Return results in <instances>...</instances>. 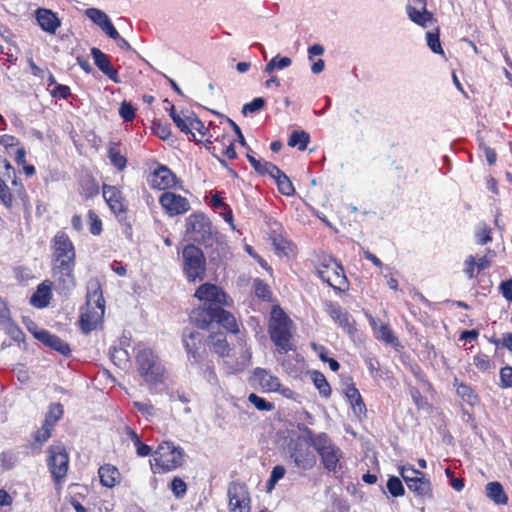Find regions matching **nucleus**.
I'll return each instance as SVG.
<instances>
[{
	"label": "nucleus",
	"instance_id": "obj_1",
	"mask_svg": "<svg viewBox=\"0 0 512 512\" xmlns=\"http://www.w3.org/2000/svg\"><path fill=\"white\" fill-rule=\"evenodd\" d=\"M51 273L57 289L68 292L76 286V249L64 231L51 239Z\"/></svg>",
	"mask_w": 512,
	"mask_h": 512
},
{
	"label": "nucleus",
	"instance_id": "obj_2",
	"mask_svg": "<svg viewBox=\"0 0 512 512\" xmlns=\"http://www.w3.org/2000/svg\"><path fill=\"white\" fill-rule=\"evenodd\" d=\"M105 313V300L101 284L97 279L88 283L86 304L79 317V327L85 334L95 330L103 321Z\"/></svg>",
	"mask_w": 512,
	"mask_h": 512
},
{
	"label": "nucleus",
	"instance_id": "obj_3",
	"mask_svg": "<svg viewBox=\"0 0 512 512\" xmlns=\"http://www.w3.org/2000/svg\"><path fill=\"white\" fill-rule=\"evenodd\" d=\"M190 322L202 330H208L212 323H217L228 332L237 334L239 327L234 315L221 307L200 305L189 314Z\"/></svg>",
	"mask_w": 512,
	"mask_h": 512
},
{
	"label": "nucleus",
	"instance_id": "obj_4",
	"mask_svg": "<svg viewBox=\"0 0 512 512\" xmlns=\"http://www.w3.org/2000/svg\"><path fill=\"white\" fill-rule=\"evenodd\" d=\"M292 320L282 309L273 310V315L269 323L268 332L271 341L275 344L280 354H286L296 349L293 343Z\"/></svg>",
	"mask_w": 512,
	"mask_h": 512
},
{
	"label": "nucleus",
	"instance_id": "obj_5",
	"mask_svg": "<svg viewBox=\"0 0 512 512\" xmlns=\"http://www.w3.org/2000/svg\"><path fill=\"white\" fill-rule=\"evenodd\" d=\"M184 450L172 441H162L153 452L154 464L151 470L154 474H164L180 468L184 463Z\"/></svg>",
	"mask_w": 512,
	"mask_h": 512
},
{
	"label": "nucleus",
	"instance_id": "obj_6",
	"mask_svg": "<svg viewBox=\"0 0 512 512\" xmlns=\"http://www.w3.org/2000/svg\"><path fill=\"white\" fill-rule=\"evenodd\" d=\"M315 267L318 276L334 290L345 292L349 289L343 266L332 256L319 254Z\"/></svg>",
	"mask_w": 512,
	"mask_h": 512
},
{
	"label": "nucleus",
	"instance_id": "obj_7",
	"mask_svg": "<svg viewBox=\"0 0 512 512\" xmlns=\"http://www.w3.org/2000/svg\"><path fill=\"white\" fill-rule=\"evenodd\" d=\"M46 463L56 489L62 490L70 464L69 453L63 443L57 442L48 447Z\"/></svg>",
	"mask_w": 512,
	"mask_h": 512
},
{
	"label": "nucleus",
	"instance_id": "obj_8",
	"mask_svg": "<svg viewBox=\"0 0 512 512\" xmlns=\"http://www.w3.org/2000/svg\"><path fill=\"white\" fill-rule=\"evenodd\" d=\"M135 360L137 371L146 383L157 384L163 381L165 369L151 348L139 349Z\"/></svg>",
	"mask_w": 512,
	"mask_h": 512
},
{
	"label": "nucleus",
	"instance_id": "obj_9",
	"mask_svg": "<svg viewBox=\"0 0 512 512\" xmlns=\"http://www.w3.org/2000/svg\"><path fill=\"white\" fill-rule=\"evenodd\" d=\"M182 270L188 282L202 281L206 274V258L195 244H187L182 249Z\"/></svg>",
	"mask_w": 512,
	"mask_h": 512
},
{
	"label": "nucleus",
	"instance_id": "obj_10",
	"mask_svg": "<svg viewBox=\"0 0 512 512\" xmlns=\"http://www.w3.org/2000/svg\"><path fill=\"white\" fill-rule=\"evenodd\" d=\"M4 166L7 170L8 177H10V172L14 175V179L12 180L13 189L11 190L6 183L0 179V202L9 210L14 206V202L28 207L30 198L24 185L17 180L15 170L7 159H4Z\"/></svg>",
	"mask_w": 512,
	"mask_h": 512
},
{
	"label": "nucleus",
	"instance_id": "obj_11",
	"mask_svg": "<svg viewBox=\"0 0 512 512\" xmlns=\"http://www.w3.org/2000/svg\"><path fill=\"white\" fill-rule=\"evenodd\" d=\"M185 124L187 129L183 128V130L180 131L185 134H190L192 139L199 143L205 142L206 148L212 153V155L215 158H217V160L222 166L226 167V161L220 158L215 153L216 145H213V142L211 141V138L213 137L212 127H205L204 123L193 112L188 111L187 115H185Z\"/></svg>",
	"mask_w": 512,
	"mask_h": 512
},
{
	"label": "nucleus",
	"instance_id": "obj_12",
	"mask_svg": "<svg viewBox=\"0 0 512 512\" xmlns=\"http://www.w3.org/2000/svg\"><path fill=\"white\" fill-rule=\"evenodd\" d=\"M314 449L318 453L321 463L326 471L336 472L337 468L341 469L343 452L333 443L328 434L324 432L318 434Z\"/></svg>",
	"mask_w": 512,
	"mask_h": 512
},
{
	"label": "nucleus",
	"instance_id": "obj_13",
	"mask_svg": "<svg viewBox=\"0 0 512 512\" xmlns=\"http://www.w3.org/2000/svg\"><path fill=\"white\" fill-rule=\"evenodd\" d=\"M186 233L190 239L198 244H211L213 236V225L210 219L201 212H194L186 219Z\"/></svg>",
	"mask_w": 512,
	"mask_h": 512
},
{
	"label": "nucleus",
	"instance_id": "obj_14",
	"mask_svg": "<svg viewBox=\"0 0 512 512\" xmlns=\"http://www.w3.org/2000/svg\"><path fill=\"white\" fill-rule=\"evenodd\" d=\"M146 179L150 188L164 192L177 188L181 183L168 166L157 161L151 163Z\"/></svg>",
	"mask_w": 512,
	"mask_h": 512
},
{
	"label": "nucleus",
	"instance_id": "obj_15",
	"mask_svg": "<svg viewBox=\"0 0 512 512\" xmlns=\"http://www.w3.org/2000/svg\"><path fill=\"white\" fill-rule=\"evenodd\" d=\"M182 344L188 360L199 363L207 355V336L194 329L185 328L182 333Z\"/></svg>",
	"mask_w": 512,
	"mask_h": 512
},
{
	"label": "nucleus",
	"instance_id": "obj_16",
	"mask_svg": "<svg viewBox=\"0 0 512 512\" xmlns=\"http://www.w3.org/2000/svg\"><path fill=\"white\" fill-rule=\"evenodd\" d=\"M194 296L199 301L204 302L203 305L207 306L224 308L230 307L233 303V300L227 295L223 288L208 282L201 284L196 289Z\"/></svg>",
	"mask_w": 512,
	"mask_h": 512
},
{
	"label": "nucleus",
	"instance_id": "obj_17",
	"mask_svg": "<svg viewBox=\"0 0 512 512\" xmlns=\"http://www.w3.org/2000/svg\"><path fill=\"white\" fill-rule=\"evenodd\" d=\"M227 496L229 512H250L251 498L244 482L231 481L227 488Z\"/></svg>",
	"mask_w": 512,
	"mask_h": 512
},
{
	"label": "nucleus",
	"instance_id": "obj_18",
	"mask_svg": "<svg viewBox=\"0 0 512 512\" xmlns=\"http://www.w3.org/2000/svg\"><path fill=\"white\" fill-rule=\"evenodd\" d=\"M102 195L109 209L116 217L127 214L128 203L120 187L103 184Z\"/></svg>",
	"mask_w": 512,
	"mask_h": 512
},
{
	"label": "nucleus",
	"instance_id": "obj_19",
	"mask_svg": "<svg viewBox=\"0 0 512 512\" xmlns=\"http://www.w3.org/2000/svg\"><path fill=\"white\" fill-rule=\"evenodd\" d=\"M159 204L165 214L170 217L185 214L191 208L190 202L186 197L171 191L163 192L160 195Z\"/></svg>",
	"mask_w": 512,
	"mask_h": 512
},
{
	"label": "nucleus",
	"instance_id": "obj_20",
	"mask_svg": "<svg viewBox=\"0 0 512 512\" xmlns=\"http://www.w3.org/2000/svg\"><path fill=\"white\" fill-rule=\"evenodd\" d=\"M290 458L297 467L304 470H310L316 464V457L309 445L300 441H296L291 448Z\"/></svg>",
	"mask_w": 512,
	"mask_h": 512
},
{
	"label": "nucleus",
	"instance_id": "obj_21",
	"mask_svg": "<svg viewBox=\"0 0 512 512\" xmlns=\"http://www.w3.org/2000/svg\"><path fill=\"white\" fill-rule=\"evenodd\" d=\"M328 313L339 327H341L348 335L354 336L357 333L355 319L342 307L331 306Z\"/></svg>",
	"mask_w": 512,
	"mask_h": 512
},
{
	"label": "nucleus",
	"instance_id": "obj_22",
	"mask_svg": "<svg viewBox=\"0 0 512 512\" xmlns=\"http://www.w3.org/2000/svg\"><path fill=\"white\" fill-rule=\"evenodd\" d=\"M91 54L94 59V63L97 68L104 73L114 83H119L118 71L111 65L108 56L102 52L99 48H92Z\"/></svg>",
	"mask_w": 512,
	"mask_h": 512
},
{
	"label": "nucleus",
	"instance_id": "obj_23",
	"mask_svg": "<svg viewBox=\"0 0 512 512\" xmlns=\"http://www.w3.org/2000/svg\"><path fill=\"white\" fill-rule=\"evenodd\" d=\"M52 286L53 282L50 280L41 282L31 296L30 304L38 309L46 308L52 299Z\"/></svg>",
	"mask_w": 512,
	"mask_h": 512
},
{
	"label": "nucleus",
	"instance_id": "obj_24",
	"mask_svg": "<svg viewBox=\"0 0 512 512\" xmlns=\"http://www.w3.org/2000/svg\"><path fill=\"white\" fill-rule=\"evenodd\" d=\"M370 325L374 332L375 337L378 340L385 342L393 347L399 346V339L391 329L388 323L377 321L374 318H370Z\"/></svg>",
	"mask_w": 512,
	"mask_h": 512
},
{
	"label": "nucleus",
	"instance_id": "obj_25",
	"mask_svg": "<svg viewBox=\"0 0 512 512\" xmlns=\"http://www.w3.org/2000/svg\"><path fill=\"white\" fill-rule=\"evenodd\" d=\"M406 485L417 498L430 499L433 497L431 481L424 473L416 479L410 480Z\"/></svg>",
	"mask_w": 512,
	"mask_h": 512
},
{
	"label": "nucleus",
	"instance_id": "obj_26",
	"mask_svg": "<svg viewBox=\"0 0 512 512\" xmlns=\"http://www.w3.org/2000/svg\"><path fill=\"white\" fill-rule=\"evenodd\" d=\"M36 337L47 347L59 352L64 356L71 353L69 344L59 336L51 334L49 331L42 330L36 334Z\"/></svg>",
	"mask_w": 512,
	"mask_h": 512
},
{
	"label": "nucleus",
	"instance_id": "obj_27",
	"mask_svg": "<svg viewBox=\"0 0 512 512\" xmlns=\"http://www.w3.org/2000/svg\"><path fill=\"white\" fill-rule=\"evenodd\" d=\"M36 20L41 29L50 34H54L61 25L57 14L45 8L36 11Z\"/></svg>",
	"mask_w": 512,
	"mask_h": 512
},
{
	"label": "nucleus",
	"instance_id": "obj_28",
	"mask_svg": "<svg viewBox=\"0 0 512 512\" xmlns=\"http://www.w3.org/2000/svg\"><path fill=\"white\" fill-rule=\"evenodd\" d=\"M98 476L101 485L106 488H114L120 484L122 479L119 469L110 463L103 464L99 467Z\"/></svg>",
	"mask_w": 512,
	"mask_h": 512
},
{
	"label": "nucleus",
	"instance_id": "obj_29",
	"mask_svg": "<svg viewBox=\"0 0 512 512\" xmlns=\"http://www.w3.org/2000/svg\"><path fill=\"white\" fill-rule=\"evenodd\" d=\"M79 193L85 200L96 197L100 192V187L97 179L91 172H87L78 180Z\"/></svg>",
	"mask_w": 512,
	"mask_h": 512
},
{
	"label": "nucleus",
	"instance_id": "obj_30",
	"mask_svg": "<svg viewBox=\"0 0 512 512\" xmlns=\"http://www.w3.org/2000/svg\"><path fill=\"white\" fill-rule=\"evenodd\" d=\"M207 349L217 354L219 357L229 355L230 346L227 342L226 334L222 332H212L207 336Z\"/></svg>",
	"mask_w": 512,
	"mask_h": 512
},
{
	"label": "nucleus",
	"instance_id": "obj_31",
	"mask_svg": "<svg viewBox=\"0 0 512 512\" xmlns=\"http://www.w3.org/2000/svg\"><path fill=\"white\" fill-rule=\"evenodd\" d=\"M254 380L266 392H276L279 390L281 383L278 377L272 375L263 368H256L253 373Z\"/></svg>",
	"mask_w": 512,
	"mask_h": 512
},
{
	"label": "nucleus",
	"instance_id": "obj_32",
	"mask_svg": "<svg viewBox=\"0 0 512 512\" xmlns=\"http://www.w3.org/2000/svg\"><path fill=\"white\" fill-rule=\"evenodd\" d=\"M269 239L277 255L289 257L295 253V244L281 233L272 231L269 234Z\"/></svg>",
	"mask_w": 512,
	"mask_h": 512
},
{
	"label": "nucleus",
	"instance_id": "obj_33",
	"mask_svg": "<svg viewBox=\"0 0 512 512\" xmlns=\"http://www.w3.org/2000/svg\"><path fill=\"white\" fill-rule=\"evenodd\" d=\"M406 12H407L409 19L413 23H415L423 28L428 27L429 24L436 21L433 13L427 10V6H424V8L418 9L415 6L407 5Z\"/></svg>",
	"mask_w": 512,
	"mask_h": 512
},
{
	"label": "nucleus",
	"instance_id": "obj_34",
	"mask_svg": "<svg viewBox=\"0 0 512 512\" xmlns=\"http://www.w3.org/2000/svg\"><path fill=\"white\" fill-rule=\"evenodd\" d=\"M52 432L53 429L42 424V426L31 435L27 448L30 449L32 454H39L41 452L43 445L52 436Z\"/></svg>",
	"mask_w": 512,
	"mask_h": 512
},
{
	"label": "nucleus",
	"instance_id": "obj_35",
	"mask_svg": "<svg viewBox=\"0 0 512 512\" xmlns=\"http://www.w3.org/2000/svg\"><path fill=\"white\" fill-rule=\"evenodd\" d=\"M453 385L456 388L457 395L468 405L475 406L479 402V396L474 388L457 377L454 378Z\"/></svg>",
	"mask_w": 512,
	"mask_h": 512
},
{
	"label": "nucleus",
	"instance_id": "obj_36",
	"mask_svg": "<svg viewBox=\"0 0 512 512\" xmlns=\"http://www.w3.org/2000/svg\"><path fill=\"white\" fill-rule=\"evenodd\" d=\"M486 497L497 505L508 504L509 498L503 485L498 481L488 482L485 486Z\"/></svg>",
	"mask_w": 512,
	"mask_h": 512
},
{
	"label": "nucleus",
	"instance_id": "obj_37",
	"mask_svg": "<svg viewBox=\"0 0 512 512\" xmlns=\"http://www.w3.org/2000/svg\"><path fill=\"white\" fill-rule=\"evenodd\" d=\"M345 396L349 400V403L351 404L353 410L355 413L358 414H365L367 409L366 405L363 401V398L359 392V390L356 388V386L351 383L345 387L344 390Z\"/></svg>",
	"mask_w": 512,
	"mask_h": 512
},
{
	"label": "nucleus",
	"instance_id": "obj_38",
	"mask_svg": "<svg viewBox=\"0 0 512 512\" xmlns=\"http://www.w3.org/2000/svg\"><path fill=\"white\" fill-rule=\"evenodd\" d=\"M107 156L113 167L118 171H124L127 167V157L121 153L119 144L116 142H110L108 145Z\"/></svg>",
	"mask_w": 512,
	"mask_h": 512
},
{
	"label": "nucleus",
	"instance_id": "obj_39",
	"mask_svg": "<svg viewBox=\"0 0 512 512\" xmlns=\"http://www.w3.org/2000/svg\"><path fill=\"white\" fill-rule=\"evenodd\" d=\"M86 15L90 20L97 24L106 34L108 32H113L112 30H114V25L112 24L107 14L103 11L97 8H89L86 10Z\"/></svg>",
	"mask_w": 512,
	"mask_h": 512
},
{
	"label": "nucleus",
	"instance_id": "obj_40",
	"mask_svg": "<svg viewBox=\"0 0 512 512\" xmlns=\"http://www.w3.org/2000/svg\"><path fill=\"white\" fill-rule=\"evenodd\" d=\"M249 163L253 167V169L260 175V176H272L274 173L277 172V166L271 162L257 159L252 153H247L246 155Z\"/></svg>",
	"mask_w": 512,
	"mask_h": 512
},
{
	"label": "nucleus",
	"instance_id": "obj_41",
	"mask_svg": "<svg viewBox=\"0 0 512 512\" xmlns=\"http://www.w3.org/2000/svg\"><path fill=\"white\" fill-rule=\"evenodd\" d=\"M277 172L278 173H274L271 178L276 181L279 192L285 196L293 195L295 188L292 181L281 169L277 168Z\"/></svg>",
	"mask_w": 512,
	"mask_h": 512
},
{
	"label": "nucleus",
	"instance_id": "obj_42",
	"mask_svg": "<svg viewBox=\"0 0 512 512\" xmlns=\"http://www.w3.org/2000/svg\"><path fill=\"white\" fill-rule=\"evenodd\" d=\"M310 376L313 384L319 391V394L324 398H329L332 394V389L324 374L320 371L314 370L311 372Z\"/></svg>",
	"mask_w": 512,
	"mask_h": 512
},
{
	"label": "nucleus",
	"instance_id": "obj_43",
	"mask_svg": "<svg viewBox=\"0 0 512 512\" xmlns=\"http://www.w3.org/2000/svg\"><path fill=\"white\" fill-rule=\"evenodd\" d=\"M287 143L290 147H295L300 151H304L310 143V135L304 130H295L290 134Z\"/></svg>",
	"mask_w": 512,
	"mask_h": 512
},
{
	"label": "nucleus",
	"instance_id": "obj_44",
	"mask_svg": "<svg viewBox=\"0 0 512 512\" xmlns=\"http://www.w3.org/2000/svg\"><path fill=\"white\" fill-rule=\"evenodd\" d=\"M63 406L60 403H52L45 415L43 424L54 430L58 420L63 416Z\"/></svg>",
	"mask_w": 512,
	"mask_h": 512
},
{
	"label": "nucleus",
	"instance_id": "obj_45",
	"mask_svg": "<svg viewBox=\"0 0 512 512\" xmlns=\"http://www.w3.org/2000/svg\"><path fill=\"white\" fill-rule=\"evenodd\" d=\"M426 40L428 47L433 53L439 54L441 56L445 55L440 41V29L438 27L435 28L434 31H429L426 33Z\"/></svg>",
	"mask_w": 512,
	"mask_h": 512
},
{
	"label": "nucleus",
	"instance_id": "obj_46",
	"mask_svg": "<svg viewBox=\"0 0 512 512\" xmlns=\"http://www.w3.org/2000/svg\"><path fill=\"white\" fill-rule=\"evenodd\" d=\"M473 364L482 373H490L495 367L493 360L484 353H478L473 356Z\"/></svg>",
	"mask_w": 512,
	"mask_h": 512
},
{
	"label": "nucleus",
	"instance_id": "obj_47",
	"mask_svg": "<svg viewBox=\"0 0 512 512\" xmlns=\"http://www.w3.org/2000/svg\"><path fill=\"white\" fill-rule=\"evenodd\" d=\"M254 292L259 299L270 301L272 299V291L269 285L262 279H255L253 283Z\"/></svg>",
	"mask_w": 512,
	"mask_h": 512
},
{
	"label": "nucleus",
	"instance_id": "obj_48",
	"mask_svg": "<svg viewBox=\"0 0 512 512\" xmlns=\"http://www.w3.org/2000/svg\"><path fill=\"white\" fill-rule=\"evenodd\" d=\"M292 60L289 57H280L279 55L273 57L265 66L266 73H272L275 69H284L291 65Z\"/></svg>",
	"mask_w": 512,
	"mask_h": 512
},
{
	"label": "nucleus",
	"instance_id": "obj_49",
	"mask_svg": "<svg viewBox=\"0 0 512 512\" xmlns=\"http://www.w3.org/2000/svg\"><path fill=\"white\" fill-rule=\"evenodd\" d=\"M476 242L479 245H486L492 241V229L486 223L478 225L475 233Z\"/></svg>",
	"mask_w": 512,
	"mask_h": 512
},
{
	"label": "nucleus",
	"instance_id": "obj_50",
	"mask_svg": "<svg viewBox=\"0 0 512 512\" xmlns=\"http://www.w3.org/2000/svg\"><path fill=\"white\" fill-rule=\"evenodd\" d=\"M411 398L419 410H431L432 406L429 403L428 399L423 396L420 390L416 387L410 389Z\"/></svg>",
	"mask_w": 512,
	"mask_h": 512
},
{
	"label": "nucleus",
	"instance_id": "obj_51",
	"mask_svg": "<svg viewBox=\"0 0 512 512\" xmlns=\"http://www.w3.org/2000/svg\"><path fill=\"white\" fill-rule=\"evenodd\" d=\"M153 133L162 140H166L171 135L170 125L161 120H154L151 125Z\"/></svg>",
	"mask_w": 512,
	"mask_h": 512
},
{
	"label": "nucleus",
	"instance_id": "obj_52",
	"mask_svg": "<svg viewBox=\"0 0 512 512\" xmlns=\"http://www.w3.org/2000/svg\"><path fill=\"white\" fill-rule=\"evenodd\" d=\"M87 217L89 220V231L92 235L98 236L102 232V220L94 210H88Z\"/></svg>",
	"mask_w": 512,
	"mask_h": 512
},
{
	"label": "nucleus",
	"instance_id": "obj_53",
	"mask_svg": "<svg viewBox=\"0 0 512 512\" xmlns=\"http://www.w3.org/2000/svg\"><path fill=\"white\" fill-rule=\"evenodd\" d=\"M387 489L393 497H401L405 494L404 486L401 480L396 476H391L388 479Z\"/></svg>",
	"mask_w": 512,
	"mask_h": 512
},
{
	"label": "nucleus",
	"instance_id": "obj_54",
	"mask_svg": "<svg viewBox=\"0 0 512 512\" xmlns=\"http://www.w3.org/2000/svg\"><path fill=\"white\" fill-rule=\"evenodd\" d=\"M248 400L259 411H272L275 407L272 402L266 401L264 398L258 396L255 393L249 394Z\"/></svg>",
	"mask_w": 512,
	"mask_h": 512
},
{
	"label": "nucleus",
	"instance_id": "obj_55",
	"mask_svg": "<svg viewBox=\"0 0 512 512\" xmlns=\"http://www.w3.org/2000/svg\"><path fill=\"white\" fill-rule=\"evenodd\" d=\"M499 386L502 389L512 388V366L505 365L499 371Z\"/></svg>",
	"mask_w": 512,
	"mask_h": 512
},
{
	"label": "nucleus",
	"instance_id": "obj_56",
	"mask_svg": "<svg viewBox=\"0 0 512 512\" xmlns=\"http://www.w3.org/2000/svg\"><path fill=\"white\" fill-rule=\"evenodd\" d=\"M423 472L415 469L413 465L407 464L403 465L399 468V474L404 480V482L407 484L410 480L416 479L418 476H420Z\"/></svg>",
	"mask_w": 512,
	"mask_h": 512
},
{
	"label": "nucleus",
	"instance_id": "obj_57",
	"mask_svg": "<svg viewBox=\"0 0 512 512\" xmlns=\"http://www.w3.org/2000/svg\"><path fill=\"white\" fill-rule=\"evenodd\" d=\"M463 265H464L463 272H464L465 276L469 280L476 278V275L478 274L476 272V270H477L476 258L473 255H469L464 260Z\"/></svg>",
	"mask_w": 512,
	"mask_h": 512
},
{
	"label": "nucleus",
	"instance_id": "obj_58",
	"mask_svg": "<svg viewBox=\"0 0 512 512\" xmlns=\"http://www.w3.org/2000/svg\"><path fill=\"white\" fill-rule=\"evenodd\" d=\"M165 101L170 105V107L167 108V110L169 111V116L171 117V119L173 120L175 125L180 130H183V128L187 129L186 124H185V115H187V113H183V112H181V114L177 113L175 106L173 104H170L168 100H165Z\"/></svg>",
	"mask_w": 512,
	"mask_h": 512
},
{
	"label": "nucleus",
	"instance_id": "obj_59",
	"mask_svg": "<svg viewBox=\"0 0 512 512\" xmlns=\"http://www.w3.org/2000/svg\"><path fill=\"white\" fill-rule=\"evenodd\" d=\"M170 489L177 498H181L186 494L187 485L182 478L174 477L170 483Z\"/></svg>",
	"mask_w": 512,
	"mask_h": 512
},
{
	"label": "nucleus",
	"instance_id": "obj_60",
	"mask_svg": "<svg viewBox=\"0 0 512 512\" xmlns=\"http://www.w3.org/2000/svg\"><path fill=\"white\" fill-rule=\"evenodd\" d=\"M227 145L225 148H218L216 146V154L217 152L221 153L222 156L228 158L229 160H234L237 158V153L235 150V139L234 138H226Z\"/></svg>",
	"mask_w": 512,
	"mask_h": 512
},
{
	"label": "nucleus",
	"instance_id": "obj_61",
	"mask_svg": "<svg viewBox=\"0 0 512 512\" xmlns=\"http://www.w3.org/2000/svg\"><path fill=\"white\" fill-rule=\"evenodd\" d=\"M265 99L262 97L254 98L251 102L246 103L242 107V113L247 115L248 113H255L261 110L265 106Z\"/></svg>",
	"mask_w": 512,
	"mask_h": 512
},
{
	"label": "nucleus",
	"instance_id": "obj_62",
	"mask_svg": "<svg viewBox=\"0 0 512 512\" xmlns=\"http://www.w3.org/2000/svg\"><path fill=\"white\" fill-rule=\"evenodd\" d=\"M364 362L371 377H381V365L376 357H366Z\"/></svg>",
	"mask_w": 512,
	"mask_h": 512
},
{
	"label": "nucleus",
	"instance_id": "obj_63",
	"mask_svg": "<svg viewBox=\"0 0 512 512\" xmlns=\"http://www.w3.org/2000/svg\"><path fill=\"white\" fill-rule=\"evenodd\" d=\"M50 94L54 98L68 99L71 96V89L67 85L58 84L50 91Z\"/></svg>",
	"mask_w": 512,
	"mask_h": 512
},
{
	"label": "nucleus",
	"instance_id": "obj_64",
	"mask_svg": "<svg viewBox=\"0 0 512 512\" xmlns=\"http://www.w3.org/2000/svg\"><path fill=\"white\" fill-rule=\"evenodd\" d=\"M489 341H490V343H492L496 346H499L501 344L502 347H504V348L508 349L510 352H512V333L511 332L503 333L501 340L493 337Z\"/></svg>",
	"mask_w": 512,
	"mask_h": 512
}]
</instances>
